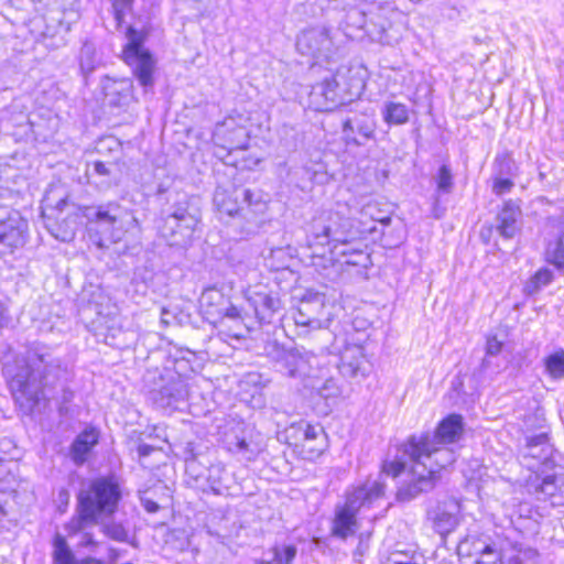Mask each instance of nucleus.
Listing matches in <instances>:
<instances>
[{
    "label": "nucleus",
    "instance_id": "1",
    "mask_svg": "<svg viewBox=\"0 0 564 564\" xmlns=\"http://www.w3.org/2000/svg\"><path fill=\"white\" fill-rule=\"evenodd\" d=\"M456 460V453L434 442L429 432L413 434L397 448L392 459H384L381 471L392 478H400L397 500L410 502L420 495L431 491L442 469Z\"/></svg>",
    "mask_w": 564,
    "mask_h": 564
},
{
    "label": "nucleus",
    "instance_id": "2",
    "mask_svg": "<svg viewBox=\"0 0 564 564\" xmlns=\"http://www.w3.org/2000/svg\"><path fill=\"white\" fill-rule=\"evenodd\" d=\"M72 368L55 356L51 347L33 343L15 360V372L9 381L17 401L25 400L35 404L41 398L56 399L59 412L72 402L73 390L68 383L73 380Z\"/></svg>",
    "mask_w": 564,
    "mask_h": 564
},
{
    "label": "nucleus",
    "instance_id": "3",
    "mask_svg": "<svg viewBox=\"0 0 564 564\" xmlns=\"http://www.w3.org/2000/svg\"><path fill=\"white\" fill-rule=\"evenodd\" d=\"M350 214L349 204H337L333 209L315 217L306 234V246L328 247L333 260L367 269L371 259L362 240L367 239L373 227L364 220L352 223Z\"/></svg>",
    "mask_w": 564,
    "mask_h": 564
},
{
    "label": "nucleus",
    "instance_id": "4",
    "mask_svg": "<svg viewBox=\"0 0 564 564\" xmlns=\"http://www.w3.org/2000/svg\"><path fill=\"white\" fill-rule=\"evenodd\" d=\"M122 494L121 480L115 474L91 479L77 495L75 513L65 524L67 534H78L111 518L118 510Z\"/></svg>",
    "mask_w": 564,
    "mask_h": 564
},
{
    "label": "nucleus",
    "instance_id": "5",
    "mask_svg": "<svg viewBox=\"0 0 564 564\" xmlns=\"http://www.w3.org/2000/svg\"><path fill=\"white\" fill-rule=\"evenodd\" d=\"M384 484L380 480H367L360 486L346 492L344 503H338L334 510L330 525V534L340 540H347L354 535L359 523L357 514L361 508H370L384 495Z\"/></svg>",
    "mask_w": 564,
    "mask_h": 564
},
{
    "label": "nucleus",
    "instance_id": "6",
    "mask_svg": "<svg viewBox=\"0 0 564 564\" xmlns=\"http://www.w3.org/2000/svg\"><path fill=\"white\" fill-rule=\"evenodd\" d=\"M189 368L186 360H175L174 369L148 373L147 380L153 381L148 398L152 404L163 411L173 412L186 406L189 397V378L186 371Z\"/></svg>",
    "mask_w": 564,
    "mask_h": 564
},
{
    "label": "nucleus",
    "instance_id": "7",
    "mask_svg": "<svg viewBox=\"0 0 564 564\" xmlns=\"http://www.w3.org/2000/svg\"><path fill=\"white\" fill-rule=\"evenodd\" d=\"M321 83L312 87L310 98L319 111H332L352 100L362 85L359 79L348 77L351 69L345 65L329 69Z\"/></svg>",
    "mask_w": 564,
    "mask_h": 564
},
{
    "label": "nucleus",
    "instance_id": "8",
    "mask_svg": "<svg viewBox=\"0 0 564 564\" xmlns=\"http://www.w3.org/2000/svg\"><path fill=\"white\" fill-rule=\"evenodd\" d=\"M267 349L278 371L288 378L297 380L319 376L323 366V352L326 350L322 347L318 352H314L303 346L284 347L276 343L270 345Z\"/></svg>",
    "mask_w": 564,
    "mask_h": 564
},
{
    "label": "nucleus",
    "instance_id": "9",
    "mask_svg": "<svg viewBox=\"0 0 564 564\" xmlns=\"http://www.w3.org/2000/svg\"><path fill=\"white\" fill-rule=\"evenodd\" d=\"M198 221V209L184 200L172 206L171 210L163 212L156 228L167 245L186 247L193 238Z\"/></svg>",
    "mask_w": 564,
    "mask_h": 564
},
{
    "label": "nucleus",
    "instance_id": "10",
    "mask_svg": "<svg viewBox=\"0 0 564 564\" xmlns=\"http://www.w3.org/2000/svg\"><path fill=\"white\" fill-rule=\"evenodd\" d=\"M214 204L218 212L228 216L248 219L250 216L263 214L267 202L260 191L245 186H231L230 189L217 186L214 193Z\"/></svg>",
    "mask_w": 564,
    "mask_h": 564
},
{
    "label": "nucleus",
    "instance_id": "11",
    "mask_svg": "<svg viewBox=\"0 0 564 564\" xmlns=\"http://www.w3.org/2000/svg\"><path fill=\"white\" fill-rule=\"evenodd\" d=\"M128 42L123 46L122 58L131 68L133 76L147 93L154 86L156 62L152 53L144 47V35L133 26L126 32Z\"/></svg>",
    "mask_w": 564,
    "mask_h": 564
},
{
    "label": "nucleus",
    "instance_id": "12",
    "mask_svg": "<svg viewBox=\"0 0 564 564\" xmlns=\"http://www.w3.org/2000/svg\"><path fill=\"white\" fill-rule=\"evenodd\" d=\"M336 35L330 29L322 25L303 30L296 39L297 51L302 55L312 56L321 61H332L339 54Z\"/></svg>",
    "mask_w": 564,
    "mask_h": 564
},
{
    "label": "nucleus",
    "instance_id": "13",
    "mask_svg": "<svg viewBox=\"0 0 564 564\" xmlns=\"http://www.w3.org/2000/svg\"><path fill=\"white\" fill-rule=\"evenodd\" d=\"M29 224L19 212L0 208V256L13 253L28 240Z\"/></svg>",
    "mask_w": 564,
    "mask_h": 564
},
{
    "label": "nucleus",
    "instance_id": "14",
    "mask_svg": "<svg viewBox=\"0 0 564 564\" xmlns=\"http://www.w3.org/2000/svg\"><path fill=\"white\" fill-rule=\"evenodd\" d=\"M522 463L529 468L544 473L556 466L554 462V447L550 443L547 431L525 436V444L520 449Z\"/></svg>",
    "mask_w": 564,
    "mask_h": 564
},
{
    "label": "nucleus",
    "instance_id": "15",
    "mask_svg": "<svg viewBox=\"0 0 564 564\" xmlns=\"http://www.w3.org/2000/svg\"><path fill=\"white\" fill-rule=\"evenodd\" d=\"M54 213L56 214L55 224L47 225L51 235L63 242L73 240L78 225L85 218L82 206L64 197L56 203Z\"/></svg>",
    "mask_w": 564,
    "mask_h": 564
},
{
    "label": "nucleus",
    "instance_id": "16",
    "mask_svg": "<svg viewBox=\"0 0 564 564\" xmlns=\"http://www.w3.org/2000/svg\"><path fill=\"white\" fill-rule=\"evenodd\" d=\"M377 120L375 111L352 112L343 121V137L347 144L365 145L376 137Z\"/></svg>",
    "mask_w": 564,
    "mask_h": 564
},
{
    "label": "nucleus",
    "instance_id": "17",
    "mask_svg": "<svg viewBox=\"0 0 564 564\" xmlns=\"http://www.w3.org/2000/svg\"><path fill=\"white\" fill-rule=\"evenodd\" d=\"M534 492L539 499H550L552 505L564 503V467L556 465L549 470L536 471Z\"/></svg>",
    "mask_w": 564,
    "mask_h": 564
},
{
    "label": "nucleus",
    "instance_id": "18",
    "mask_svg": "<svg viewBox=\"0 0 564 564\" xmlns=\"http://www.w3.org/2000/svg\"><path fill=\"white\" fill-rule=\"evenodd\" d=\"M388 13H395L391 4L376 7L370 10L365 33L371 41L390 44L391 36L389 35V29L391 28V21Z\"/></svg>",
    "mask_w": 564,
    "mask_h": 564
},
{
    "label": "nucleus",
    "instance_id": "19",
    "mask_svg": "<svg viewBox=\"0 0 564 564\" xmlns=\"http://www.w3.org/2000/svg\"><path fill=\"white\" fill-rule=\"evenodd\" d=\"M337 204H349L351 206V214L349 217L351 218L352 223L358 224L359 220L369 223L370 226L373 227L369 236L377 234V223H379L382 227H388L391 224V217L389 215H383L377 202L370 200L359 206L357 199L352 197L346 202L338 200L336 202L335 206Z\"/></svg>",
    "mask_w": 564,
    "mask_h": 564
},
{
    "label": "nucleus",
    "instance_id": "20",
    "mask_svg": "<svg viewBox=\"0 0 564 564\" xmlns=\"http://www.w3.org/2000/svg\"><path fill=\"white\" fill-rule=\"evenodd\" d=\"M522 226V210L520 205L508 199L496 216L495 228L503 239H512L520 232Z\"/></svg>",
    "mask_w": 564,
    "mask_h": 564
},
{
    "label": "nucleus",
    "instance_id": "21",
    "mask_svg": "<svg viewBox=\"0 0 564 564\" xmlns=\"http://www.w3.org/2000/svg\"><path fill=\"white\" fill-rule=\"evenodd\" d=\"M82 213L89 223L96 221L108 227L120 225L128 215V210L116 202L95 206H82Z\"/></svg>",
    "mask_w": 564,
    "mask_h": 564
},
{
    "label": "nucleus",
    "instance_id": "22",
    "mask_svg": "<svg viewBox=\"0 0 564 564\" xmlns=\"http://www.w3.org/2000/svg\"><path fill=\"white\" fill-rule=\"evenodd\" d=\"M459 553L476 556V564H501L499 551L475 535H467L458 544Z\"/></svg>",
    "mask_w": 564,
    "mask_h": 564
},
{
    "label": "nucleus",
    "instance_id": "23",
    "mask_svg": "<svg viewBox=\"0 0 564 564\" xmlns=\"http://www.w3.org/2000/svg\"><path fill=\"white\" fill-rule=\"evenodd\" d=\"M432 529L442 538L452 533L458 525V506L455 503H438L427 512Z\"/></svg>",
    "mask_w": 564,
    "mask_h": 564
},
{
    "label": "nucleus",
    "instance_id": "24",
    "mask_svg": "<svg viewBox=\"0 0 564 564\" xmlns=\"http://www.w3.org/2000/svg\"><path fill=\"white\" fill-rule=\"evenodd\" d=\"M105 101L110 107L121 108L132 100L133 84L129 78L112 79L106 77L102 84Z\"/></svg>",
    "mask_w": 564,
    "mask_h": 564
},
{
    "label": "nucleus",
    "instance_id": "25",
    "mask_svg": "<svg viewBox=\"0 0 564 564\" xmlns=\"http://www.w3.org/2000/svg\"><path fill=\"white\" fill-rule=\"evenodd\" d=\"M99 442V433L95 427L84 429L69 446V458L76 466H83Z\"/></svg>",
    "mask_w": 564,
    "mask_h": 564
},
{
    "label": "nucleus",
    "instance_id": "26",
    "mask_svg": "<svg viewBox=\"0 0 564 564\" xmlns=\"http://www.w3.org/2000/svg\"><path fill=\"white\" fill-rule=\"evenodd\" d=\"M464 432V420L460 414L452 413L437 424L432 438L440 445L453 444L460 440Z\"/></svg>",
    "mask_w": 564,
    "mask_h": 564
},
{
    "label": "nucleus",
    "instance_id": "27",
    "mask_svg": "<svg viewBox=\"0 0 564 564\" xmlns=\"http://www.w3.org/2000/svg\"><path fill=\"white\" fill-rule=\"evenodd\" d=\"M248 305L260 323L270 324L280 308V300L265 292H254L247 297Z\"/></svg>",
    "mask_w": 564,
    "mask_h": 564
},
{
    "label": "nucleus",
    "instance_id": "28",
    "mask_svg": "<svg viewBox=\"0 0 564 564\" xmlns=\"http://www.w3.org/2000/svg\"><path fill=\"white\" fill-rule=\"evenodd\" d=\"M245 135V129L236 124L234 119L218 122L213 131L215 145L231 151L242 148L238 139Z\"/></svg>",
    "mask_w": 564,
    "mask_h": 564
},
{
    "label": "nucleus",
    "instance_id": "29",
    "mask_svg": "<svg viewBox=\"0 0 564 564\" xmlns=\"http://www.w3.org/2000/svg\"><path fill=\"white\" fill-rule=\"evenodd\" d=\"M52 556L53 564H104L102 561L91 556L77 560L66 539L61 534L54 536Z\"/></svg>",
    "mask_w": 564,
    "mask_h": 564
},
{
    "label": "nucleus",
    "instance_id": "30",
    "mask_svg": "<svg viewBox=\"0 0 564 564\" xmlns=\"http://www.w3.org/2000/svg\"><path fill=\"white\" fill-rule=\"evenodd\" d=\"M365 359L359 347L346 349L340 356L339 372L346 378L364 377L366 373Z\"/></svg>",
    "mask_w": 564,
    "mask_h": 564
},
{
    "label": "nucleus",
    "instance_id": "31",
    "mask_svg": "<svg viewBox=\"0 0 564 564\" xmlns=\"http://www.w3.org/2000/svg\"><path fill=\"white\" fill-rule=\"evenodd\" d=\"M224 304H228V300L216 288L205 289L199 297V308L202 314L205 318L214 319V322H216V317L219 315Z\"/></svg>",
    "mask_w": 564,
    "mask_h": 564
},
{
    "label": "nucleus",
    "instance_id": "32",
    "mask_svg": "<svg viewBox=\"0 0 564 564\" xmlns=\"http://www.w3.org/2000/svg\"><path fill=\"white\" fill-rule=\"evenodd\" d=\"M206 480L215 495H224L230 487L231 475L223 463H215L208 467Z\"/></svg>",
    "mask_w": 564,
    "mask_h": 564
},
{
    "label": "nucleus",
    "instance_id": "33",
    "mask_svg": "<svg viewBox=\"0 0 564 564\" xmlns=\"http://www.w3.org/2000/svg\"><path fill=\"white\" fill-rule=\"evenodd\" d=\"M381 116L388 126H402L410 119V109L405 104L388 100L382 106Z\"/></svg>",
    "mask_w": 564,
    "mask_h": 564
},
{
    "label": "nucleus",
    "instance_id": "34",
    "mask_svg": "<svg viewBox=\"0 0 564 564\" xmlns=\"http://www.w3.org/2000/svg\"><path fill=\"white\" fill-rule=\"evenodd\" d=\"M544 373L552 380L564 379V349L558 348L543 358Z\"/></svg>",
    "mask_w": 564,
    "mask_h": 564
},
{
    "label": "nucleus",
    "instance_id": "35",
    "mask_svg": "<svg viewBox=\"0 0 564 564\" xmlns=\"http://www.w3.org/2000/svg\"><path fill=\"white\" fill-rule=\"evenodd\" d=\"M78 59L80 73L85 78H87V76L96 69L98 64L94 43L89 41H85L83 43Z\"/></svg>",
    "mask_w": 564,
    "mask_h": 564
},
{
    "label": "nucleus",
    "instance_id": "36",
    "mask_svg": "<svg viewBox=\"0 0 564 564\" xmlns=\"http://www.w3.org/2000/svg\"><path fill=\"white\" fill-rule=\"evenodd\" d=\"M436 195L434 197V205L436 206L440 200V195L449 194L453 189V174L451 169L443 164L435 175Z\"/></svg>",
    "mask_w": 564,
    "mask_h": 564
},
{
    "label": "nucleus",
    "instance_id": "37",
    "mask_svg": "<svg viewBox=\"0 0 564 564\" xmlns=\"http://www.w3.org/2000/svg\"><path fill=\"white\" fill-rule=\"evenodd\" d=\"M117 164L115 162L94 161L87 166L89 176L104 177L105 182L111 183L116 178Z\"/></svg>",
    "mask_w": 564,
    "mask_h": 564
},
{
    "label": "nucleus",
    "instance_id": "38",
    "mask_svg": "<svg viewBox=\"0 0 564 564\" xmlns=\"http://www.w3.org/2000/svg\"><path fill=\"white\" fill-rule=\"evenodd\" d=\"M368 14L358 7H350L346 10L344 21L345 29H356L366 31Z\"/></svg>",
    "mask_w": 564,
    "mask_h": 564
},
{
    "label": "nucleus",
    "instance_id": "39",
    "mask_svg": "<svg viewBox=\"0 0 564 564\" xmlns=\"http://www.w3.org/2000/svg\"><path fill=\"white\" fill-rule=\"evenodd\" d=\"M553 281V272L547 268H541L525 283L524 290L528 294L538 293L543 286L549 285Z\"/></svg>",
    "mask_w": 564,
    "mask_h": 564
},
{
    "label": "nucleus",
    "instance_id": "40",
    "mask_svg": "<svg viewBox=\"0 0 564 564\" xmlns=\"http://www.w3.org/2000/svg\"><path fill=\"white\" fill-rule=\"evenodd\" d=\"M271 552L273 554L274 564H293L297 555V547L294 544H275Z\"/></svg>",
    "mask_w": 564,
    "mask_h": 564
},
{
    "label": "nucleus",
    "instance_id": "41",
    "mask_svg": "<svg viewBox=\"0 0 564 564\" xmlns=\"http://www.w3.org/2000/svg\"><path fill=\"white\" fill-rule=\"evenodd\" d=\"M546 260L557 269L564 267V232L554 243L549 245L546 249Z\"/></svg>",
    "mask_w": 564,
    "mask_h": 564
},
{
    "label": "nucleus",
    "instance_id": "42",
    "mask_svg": "<svg viewBox=\"0 0 564 564\" xmlns=\"http://www.w3.org/2000/svg\"><path fill=\"white\" fill-rule=\"evenodd\" d=\"M495 176L511 177L516 173V162L509 154H501L495 159Z\"/></svg>",
    "mask_w": 564,
    "mask_h": 564
},
{
    "label": "nucleus",
    "instance_id": "43",
    "mask_svg": "<svg viewBox=\"0 0 564 564\" xmlns=\"http://www.w3.org/2000/svg\"><path fill=\"white\" fill-rule=\"evenodd\" d=\"M503 348V341L499 340L496 335L488 336L486 341V356L482 359L481 367L487 369L489 367V358L498 356Z\"/></svg>",
    "mask_w": 564,
    "mask_h": 564
},
{
    "label": "nucleus",
    "instance_id": "44",
    "mask_svg": "<svg viewBox=\"0 0 564 564\" xmlns=\"http://www.w3.org/2000/svg\"><path fill=\"white\" fill-rule=\"evenodd\" d=\"M229 451L237 454H242L247 460L253 459L258 452L257 448L251 447V444L248 443L245 438L238 437H236L234 443H230Z\"/></svg>",
    "mask_w": 564,
    "mask_h": 564
},
{
    "label": "nucleus",
    "instance_id": "45",
    "mask_svg": "<svg viewBox=\"0 0 564 564\" xmlns=\"http://www.w3.org/2000/svg\"><path fill=\"white\" fill-rule=\"evenodd\" d=\"M105 534L118 542H126L128 540V531L121 523H108L104 527Z\"/></svg>",
    "mask_w": 564,
    "mask_h": 564
},
{
    "label": "nucleus",
    "instance_id": "46",
    "mask_svg": "<svg viewBox=\"0 0 564 564\" xmlns=\"http://www.w3.org/2000/svg\"><path fill=\"white\" fill-rule=\"evenodd\" d=\"M294 429H296V431L303 435V441L305 443L315 441L323 433L322 429L315 427L305 422L299 423V425H296ZM306 444H304V446Z\"/></svg>",
    "mask_w": 564,
    "mask_h": 564
},
{
    "label": "nucleus",
    "instance_id": "47",
    "mask_svg": "<svg viewBox=\"0 0 564 564\" xmlns=\"http://www.w3.org/2000/svg\"><path fill=\"white\" fill-rule=\"evenodd\" d=\"M514 183L511 181L510 177L495 176L492 184V193L496 194L497 196H501L503 194L511 192Z\"/></svg>",
    "mask_w": 564,
    "mask_h": 564
},
{
    "label": "nucleus",
    "instance_id": "48",
    "mask_svg": "<svg viewBox=\"0 0 564 564\" xmlns=\"http://www.w3.org/2000/svg\"><path fill=\"white\" fill-rule=\"evenodd\" d=\"M293 319L296 326L301 327H315V325L319 324L317 318L311 317L305 311L304 307H300L297 312L294 313Z\"/></svg>",
    "mask_w": 564,
    "mask_h": 564
},
{
    "label": "nucleus",
    "instance_id": "49",
    "mask_svg": "<svg viewBox=\"0 0 564 564\" xmlns=\"http://www.w3.org/2000/svg\"><path fill=\"white\" fill-rule=\"evenodd\" d=\"M524 426L527 430L538 429L544 431L545 427V419L543 414L535 412L533 414H528L524 417Z\"/></svg>",
    "mask_w": 564,
    "mask_h": 564
},
{
    "label": "nucleus",
    "instance_id": "50",
    "mask_svg": "<svg viewBox=\"0 0 564 564\" xmlns=\"http://www.w3.org/2000/svg\"><path fill=\"white\" fill-rule=\"evenodd\" d=\"M224 317L230 318V319H240L241 318V311L236 307L232 304H224L221 307L219 315H217V319H221Z\"/></svg>",
    "mask_w": 564,
    "mask_h": 564
},
{
    "label": "nucleus",
    "instance_id": "51",
    "mask_svg": "<svg viewBox=\"0 0 564 564\" xmlns=\"http://www.w3.org/2000/svg\"><path fill=\"white\" fill-rule=\"evenodd\" d=\"M79 533H83L78 542L79 546L86 549H95L98 545L91 533L86 532V530L80 531Z\"/></svg>",
    "mask_w": 564,
    "mask_h": 564
},
{
    "label": "nucleus",
    "instance_id": "52",
    "mask_svg": "<svg viewBox=\"0 0 564 564\" xmlns=\"http://www.w3.org/2000/svg\"><path fill=\"white\" fill-rule=\"evenodd\" d=\"M134 0H115L113 1V9H115V12H116V19L117 20H120L121 19V15H122V12H121V8H130L132 6Z\"/></svg>",
    "mask_w": 564,
    "mask_h": 564
},
{
    "label": "nucleus",
    "instance_id": "53",
    "mask_svg": "<svg viewBox=\"0 0 564 564\" xmlns=\"http://www.w3.org/2000/svg\"><path fill=\"white\" fill-rule=\"evenodd\" d=\"M142 506L150 513H155L160 509L159 503L150 499H142Z\"/></svg>",
    "mask_w": 564,
    "mask_h": 564
},
{
    "label": "nucleus",
    "instance_id": "54",
    "mask_svg": "<svg viewBox=\"0 0 564 564\" xmlns=\"http://www.w3.org/2000/svg\"><path fill=\"white\" fill-rule=\"evenodd\" d=\"M57 500L59 505L67 507L69 502V491L66 488H61L57 494Z\"/></svg>",
    "mask_w": 564,
    "mask_h": 564
},
{
    "label": "nucleus",
    "instance_id": "55",
    "mask_svg": "<svg viewBox=\"0 0 564 564\" xmlns=\"http://www.w3.org/2000/svg\"><path fill=\"white\" fill-rule=\"evenodd\" d=\"M120 332H121V329H120V328H116V327H113V326L109 327V328H108V334H106V335H105V341H106V344H108V345H112V343L108 341V339H109V338L115 339V338H116V336H117V334H118V333H120Z\"/></svg>",
    "mask_w": 564,
    "mask_h": 564
},
{
    "label": "nucleus",
    "instance_id": "56",
    "mask_svg": "<svg viewBox=\"0 0 564 564\" xmlns=\"http://www.w3.org/2000/svg\"><path fill=\"white\" fill-rule=\"evenodd\" d=\"M261 376L259 373H249L247 376V382L252 383L254 386L260 383Z\"/></svg>",
    "mask_w": 564,
    "mask_h": 564
},
{
    "label": "nucleus",
    "instance_id": "57",
    "mask_svg": "<svg viewBox=\"0 0 564 564\" xmlns=\"http://www.w3.org/2000/svg\"><path fill=\"white\" fill-rule=\"evenodd\" d=\"M151 449H152V447L149 445H141V446H139V454L141 456H147L150 454Z\"/></svg>",
    "mask_w": 564,
    "mask_h": 564
},
{
    "label": "nucleus",
    "instance_id": "58",
    "mask_svg": "<svg viewBox=\"0 0 564 564\" xmlns=\"http://www.w3.org/2000/svg\"><path fill=\"white\" fill-rule=\"evenodd\" d=\"M360 541H359V544L357 546V550L356 552H358L360 555L362 554L364 552V539H365V534L361 533L360 536H359Z\"/></svg>",
    "mask_w": 564,
    "mask_h": 564
},
{
    "label": "nucleus",
    "instance_id": "59",
    "mask_svg": "<svg viewBox=\"0 0 564 564\" xmlns=\"http://www.w3.org/2000/svg\"><path fill=\"white\" fill-rule=\"evenodd\" d=\"M392 564H416V563H414V562H413V561H411V560H408V561H399V560L393 558V560H392Z\"/></svg>",
    "mask_w": 564,
    "mask_h": 564
},
{
    "label": "nucleus",
    "instance_id": "60",
    "mask_svg": "<svg viewBox=\"0 0 564 564\" xmlns=\"http://www.w3.org/2000/svg\"><path fill=\"white\" fill-rule=\"evenodd\" d=\"M463 387V383L460 381L456 382V381H453V388L455 391H457V393H459V389Z\"/></svg>",
    "mask_w": 564,
    "mask_h": 564
},
{
    "label": "nucleus",
    "instance_id": "61",
    "mask_svg": "<svg viewBox=\"0 0 564 564\" xmlns=\"http://www.w3.org/2000/svg\"><path fill=\"white\" fill-rule=\"evenodd\" d=\"M524 555H525V556H536V555H538V553H536L534 550L529 549V550H527V551L524 552Z\"/></svg>",
    "mask_w": 564,
    "mask_h": 564
},
{
    "label": "nucleus",
    "instance_id": "62",
    "mask_svg": "<svg viewBox=\"0 0 564 564\" xmlns=\"http://www.w3.org/2000/svg\"><path fill=\"white\" fill-rule=\"evenodd\" d=\"M511 564H522V561H521L520 555L514 556V557L511 560Z\"/></svg>",
    "mask_w": 564,
    "mask_h": 564
},
{
    "label": "nucleus",
    "instance_id": "63",
    "mask_svg": "<svg viewBox=\"0 0 564 564\" xmlns=\"http://www.w3.org/2000/svg\"><path fill=\"white\" fill-rule=\"evenodd\" d=\"M257 564H274V563L270 562V561H259V562H257Z\"/></svg>",
    "mask_w": 564,
    "mask_h": 564
},
{
    "label": "nucleus",
    "instance_id": "64",
    "mask_svg": "<svg viewBox=\"0 0 564 564\" xmlns=\"http://www.w3.org/2000/svg\"><path fill=\"white\" fill-rule=\"evenodd\" d=\"M322 451H323L322 448H317V449H316V452H317L318 454H321V453H322Z\"/></svg>",
    "mask_w": 564,
    "mask_h": 564
}]
</instances>
